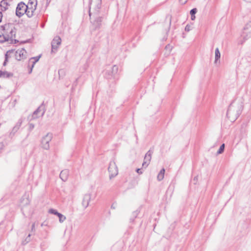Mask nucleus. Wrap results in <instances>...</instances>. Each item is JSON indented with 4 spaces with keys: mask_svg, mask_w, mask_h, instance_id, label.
<instances>
[{
    "mask_svg": "<svg viewBox=\"0 0 251 251\" xmlns=\"http://www.w3.org/2000/svg\"><path fill=\"white\" fill-rule=\"evenodd\" d=\"M69 171L68 170H62L60 174V178L63 181H66L68 178Z\"/></svg>",
    "mask_w": 251,
    "mask_h": 251,
    "instance_id": "obj_13",
    "label": "nucleus"
},
{
    "mask_svg": "<svg viewBox=\"0 0 251 251\" xmlns=\"http://www.w3.org/2000/svg\"><path fill=\"white\" fill-rule=\"evenodd\" d=\"M37 4V0H28L27 4H25L27 11L26 14L28 17L31 18L33 16L34 13L36 9Z\"/></svg>",
    "mask_w": 251,
    "mask_h": 251,
    "instance_id": "obj_4",
    "label": "nucleus"
},
{
    "mask_svg": "<svg viewBox=\"0 0 251 251\" xmlns=\"http://www.w3.org/2000/svg\"><path fill=\"white\" fill-rule=\"evenodd\" d=\"M49 212L51 214H53L54 215H58V214L59 213V212H58L55 209H50L49 210Z\"/></svg>",
    "mask_w": 251,
    "mask_h": 251,
    "instance_id": "obj_24",
    "label": "nucleus"
},
{
    "mask_svg": "<svg viewBox=\"0 0 251 251\" xmlns=\"http://www.w3.org/2000/svg\"><path fill=\"white\" fill-rule=\"evenodd\" d=\"M26 51L24 49L18 50L15 52V57L17 60L20 61L26 58Z\"/></svg>",
    "mask_w": 251,
    "mask_h": 251,
    "instance_id": "obj_11",
    "label": "nucleus"
},
{
    "mask_svg": "<svg viewBox=\"0 0 251 251\" xmlns=\"http://www.w3.org/2000/svg\"><path fill=\"white\" fill-rule=\"evenodd\" d=\"M9 4L7 3V0H2L0 3V6L2 11H5L8 9Z\"/></svg>",
    "mask_w": 251,
    "mask_h": 251,
    "instance_id": "obj_16",
    "label": "nucleus"
},
{
    "mask_svg": "<svg viewBox=\"0 0 251 251\" xmlns=\"http://www.w3.org/2000/svg\"><path fill=\"white\" fill-rule=\"evenodd\" d=\"M8 53V51H7L6 52V53L5 54V60L3 63V66H6V65L7 60H8V55H7Z\"/></svg>",
    "mask_w": 251,
    "mask_h": 251,
    "instance_id": "obj_25",
    "label": "nucleus"
},
{
    "mask_svg": "<svg viewBox=\"0 0 251 251\" xmlns=\"http://www.w3.org/2000/svg\"><path fill=\"white\" fill-rule=\"evenodd\" d=\"M197 12V9L196 8H193L190 11V14L191 15V16L193 17V15H195V14Z\"/></svg>",
    "mask_w": 251,
    "mask_h": 251,
    "instance_id": "obj_26",
    "label": "nucleus"
},
{
    "mask_svg": "<svg viewBox=\"0 0 251 251\" xmlns=\"http://www.w3.org/2000/svg\"><path fill=\"white\" fill-rule=\"evenodd\" d=\"M165 172V170L164 168L160 170L157 176V178L158 181H160L164 178Z\"/></svg>",
    "mask_w": 251,
    "mask_h": 251,
    "instance_id": "obj_18",
    "label": "nucleus"
},
{
    "mask_svg": "<svg viewBox=\"0 0 251 251\" xmlns=\"http://www.w3.org/2000/svg\"><path fill=\"white\" fill-rule=\"evenodd\" d=\"M138 213H139V211H138L137 210L134 211L133 212L132 214H133V216L134 218L137 217V215H138Z\"/></svg>",
    "mask_w": 251,
    "mask_h": 251,
    "instance_id": "obj_30",
    "label": "nucleus"
},
{
    "mask_svg": "<svg viewBox=\"0 0 251 251\" xmlns=\"http://www.w3.org/2000/svg\"><path fill=\"white\" fill-rule=\"evenodd\" d=\"M3 33L2 34V35H0V42L3 43L5 41H8V40H4V39H5L3 37Z\"/></svg>",
    "mask_w": 251,
    "mask_h": 251,
    "instance_id": "obj_28",
    "label": "nucleus"
},
{
    "mask_svg": "<svg viewBox=\"0 0 251 251\" xmlns=\"http://www.w3.org/2000/svg\"><path fill=\"white\" fill-rule=\"evenodd\" d=\"M34 127V125L33 124H29L28 129L30 131H31Z\"/></svg>",
    "mask_w": 251,
    "mask_h": 251,
    "instance_id": "obj_27",
    "label": "nucleus"
},
{
    "mask_svg": "<svg viewBox=\"0 0 251 251\" xmlns=\"http://www.w3.org/2000/svg\"><path fill=\"white\" fill-rule=\"evenodd\" d=\"M221 57V53L218 48L215 49V61L214 63L217 64L218 62L220 63V59Z\"/></svg>",
    "mask_w": 251,
    "mask_h": 251,
    "instance_id": "obj_15",
    "label": "nucleus"
},
{
    "mask_svg": "<svg viewBox=\"0 0 251 251\" xmlns=\"http://www.w3.org/2000/svg\"><path fill=\"white\" fill-rule=\"evenodd\" d=\"M153 151L150 150L145 154L144 161L142 164V166L144 168H146L149 165L150 161L151 159V155Z\"/></svg>",
    "mask_w": 251,
    "mask_h": 251,
    "instance_id": "obj_10",
    "label": "nucleus"
},
{
    "mask_svg": "<svg viewBox=\"0 0 251 251\" xmlns=\"http://www.w3.org/2000/svg\"><path fill=\"white\" fill-rule=\"evenodd\" d=\"M57 216L58 217L59 222L61 223H63L66 219V217L64 215H62L60 213L58 214Z\"/></svg>",
    "mask_w": 251,
    "mask_h": 251,
    "instance_id": "obj_21",
    "label": "nucleus"
},
{
    "mask_svg": "<svg viewBox=\"0 0 251 251\" xmlns=\"http://www.w3.org/2000/svg\"><path fill=\"white\" fill-rule=\"evenodd\" d=\"M225 149V144H223L220 147L219 150L217 151V154H221L222 153Z\"/></svg>",
    "mask_w": 251,
    "mask_h": 251,
    "instance_id": "obj_22",
    "label": "nucleus"
},
{
    "mask_svg": "<svg viewBox=\"0 0 251 251\" xmlns=\"http://www.w3.org/2000/svg\"><path fill=\"white\" fill-rule=\"evenodd\" d=\"M22 123V120L21 119H20L16 126L13 128L12 132H13L14 134L15 132H16L19 129L20 127L21 126V124Z\"/></svg>",
    "mask_w": 251,
    "mask_h": 251,
    "instance_id": "obj_19",
    "label": "nucleus"
},
{
    "mask_svg": "<svg viewBox=\"0 0 251 251\" xmlns=\"http://www.w3.org/2000/svg\"><path fill=\"white\" fill-rule=\"evenodd\" d=\"M26 11L25 4L24 2H21L18 3L16 10V14L18 17L20 18L26 14Z\"/></svg>",
    "mask_w": 251,
    "mask_h": 251,
    "instance_id": "obj_7",
    "label": "nucleus"
},
{
    "mask_svg": "<svg viewBox=\"0 0 251 251\" xmlns=\"http://www.w3.org/2000/svg\"><path fill=\"white\" fill-rule=\"evenodd\" d=\"M3 36L5 39L4 40L12 41L13 38L15 37L16 28L11 24L5 25L3 26Z\"/></svg>",
    "mask_w": 251,
    "mask_h": 251,
    "instance_id": "obj_3",
    "label": "nucleus"
},
{
    "mask_svg": "<svg viewBox=\"0 0 251 251\" xmlns=\"http://www.w3.org/2000/svg\"><path fill=\"white\" fill-rule=\"evenodd\" d=\"M191 29V26L187 25L185 28V30L186 31H189Z\"/></svg>",
    "mask_w": 251,
    "mask_h": 251,
    "instance_id": "obj_29",
    "label": "nucleus"
},
{
    "mask_svg": "<svg viewBox=\"0 0 251 251\" xmlns=\"http://www.w3.org/2000/svg\"><path fill=\"white\" fill-rule=\"evenodd\" d=\"M61 43V39L59 36H55L51 42V52H54L58 49V47L60 45Z\"/></svg>",
    "mask_w": 251,
    "mask_h": 251,
    "instance_id": "obj_9",
    "label": "nucleus"
},
{
    "mask_svg": "<svg viewBox=\"0 0 251 251\" xmlns=\"http://www.w3.org/2000/svg\"><path fill=\"white\" fill-rule=\"evenodd\" d=\"M118 71V67L116 65H114L113 67V68H112V71L113 72H115L116 73Z\"/></svg>",
    "mask_w": 251,
    "mask_h": 251,
    "instance_id": "obj_31",
    "label": "nucleus"
},
{
    "mask_svg": "<svg viewBox=\"0 0 251 251\" xmlns=\"http://www.w3.org/2000/svg\"><path fill=\"white\" fill-rule=\"evenodd\" d=\"M195 15H193V17L191 16V19H192V20H194L195 19Z\"/></svg>",
    "mask_w": 251,
    "mask_h": 251,
    "instance_id": "obj_36",
    "label": "nucleus"
},
{
    "mask_svg": "<svg viewBox=\"0 0 251 251\" xmlns=\"http://www.w3.org/2000/svg\"><path fill=\"white\" fill-rule=\"evenodd\" d=\"M243 106L239 101H233L229 105L226 115L231 122H234L241 113Z\"/></svg>",
    "mask_w": 251,
    "mask_h": 251,
    "instance_id": "obj_2",
    "label": "nucleus"
},
{
    "mask_svg": "<svg viewBox=\"0 0 251 251\" xmlns=\"http://www.w3.org/2000/svg\"><path fill=\"white\" fill-rule=\"evenodd\" d=\"M31 72H32V68L31 69V70H30V71L29 73H30Z\"/></svg>",
    "mask_w": 251,
    "mask_h": 251,
    "instance_id": "obj_37",
    "label": "nucleus"
},
{
    "mask_svg": "<svg viewBox=\"0 0 251 251\" xmlns=\"http://www.w3.org/2000/svg\"><path fill=\"white\" fill-rule=\"evenodd\" d=\"M108 171L110 174V179L116 176L118 174V170L116 163L114 161H111L108 167Z\"/></svg>",
    "mask_w": 251,
    "mask_h": 251,
    "instance_id": "obj_6",
    "label": "nucleus"
},
{
    "mask_svg": "<svg viewBox=\"0 0 251 251\" xmlns=\"http://www.w3.org/2000/svg\"><path fill=\"white\" fill-rule=\"evenodd\" d=\"M180 2L183 4L186 3L187 0H179Z\"/></svg>",
    "mask_w": 251,
    "mask_h": 251,
    "instance_id": "obj_33",
    "label": "nucleus"
},
{
    "mask_svg": "<svg viewBox=\"0 0 251 251\" xmlns=\"http://www.w3.org/2000/svg\"><path fill=\"white\" fill-rule=\"evenodd\" d=\"M101 3V0H90V10H89V16L91 18V16L93 15V13L91 12L90 9H94L95 10L94 13V17L95 20L93 22V24L95 26L96 28H99L101 25V23L102 22V18L100 17L95 16H97L99 10L100 8Z\"/></svg>",
    "mask_w": 251,
    "mask_h": 251,
    "instance_id": "obj_1",
    "label": "nucleus"
},
{
    "mask_svg": "<svg viewBox=\"0 0 251 251\" xmlns=\"http://www.w3.org/2000/svg\"><path fill=\"white\" fill-rule=\"evenodd\" d=\"M52 135L50 133L47 134L44 136L41 140V147L45 150H49L50 149V142L51 140Z\"/></svg>",
    "mask_w": 251,
    "mask_h": 251,
    "instance_id": "obj_5",
    "label": "nucleus"
},
{
    "mask_svg": "<svg viewBox=\"0 0 251 251\" xmlns=\"http://www.w3.org/2000/svg\"><path fill=\"white\" fill-rule=\"evenodd\" d=\"M130 220H131L132 222H133V220H134V219H130Z\"/></svg>",
    "mask_w": 251,
    "mask_h": 251,
    "instance_id": "obj_38",
    "label": "nucleus"
},
{
    "mask_svg": "<svg viewBox=\"0 0 251 251\" xmlns=\"http://www.w3.org/2000/svg\"><path fill=\"white\" fill-rule=\"evenodd\" d=\"M242 36L245 40L251 37V22L247 24L245 26Z\"/></svg>",
    "mask_w": 251,
    "mask_h": 251,
    "instance_id": "obj_8",
    "label": "nucleus"
},
{
    "mask_svg": "<svg viewBox=\"0 0 251 251\" xmlns=\"http://www.w3.org/2000/svg\"><path fill=\"white\" fill-rule=\"evenodd\" d=\"M13 75L12 73L6 71H0V77L4 78H8Z\"/></svg>",
    "mask_w": 251,
    "mask_h": 251,
    "instance_id": "obj_17",
    "label": "nucleus"
},
{
    "mask_svg": "<svg viewBox=\"0 0 251 251\" xmlns=\"http://www.w3.org/2000/svg\"><path fill=\"white\" fill-rule=\"evenodd\" d=\"M31 231H35V223H33V224L32 225V226H31Z\"/></svg>",
    "mask_w": 251,
    "mask_h": 251,
    "instance_id": "obj_32",
    "label": "nucleus"
},
{
    "mask_svg": "<svg viewBox=\"0 0 251 251\" xmlns=\"http://www.w3.org/2000/svg\"><path fill=\"white\" fill-rule=\"evenodd\" d=\"M30 236L31 235L29 234L27 236V237L25 238L24 241L23 242V244L25 245L28 243L30 241Z\"/></svg>",
    "mask_w": 251,
    "mask_h": 251,
    "instance_id": "obj_23",
    "label": "nucleus"
},
{
    "mask_svg": "<svg viewBox=\"0 0 251 251\" xmlns=\"http://www.w3.org/2000/svg\"><path fill=\"white\" fill-rule=\"evenodd\" d=\"M40 57H41V55H39L38 56H36V57H32V58H31L30 59V61L34 60L33 61V64H32V68L33 67L34 65L39 60V59L40 58Z\"/></svg>",
    "mask_w": 251,
    "mask_h": 251,
    "instance_id": "obj_20",
    "label": "nucleus"
},
{
    "mask_svg": "<svg viewBox=\"0 0 251 251\" xmlns=\"http://www.w3.org/2000/svg\"><path fill=\"white\" fill-rule=\"evenodd\" d=\"M2 19V13L0 12V22H1Z\"/></svg>",
    "mask_w": 251,
    "mask_h": 251,
    "instance_id": "obj_35",
    "label": "nucleus"
},
{
    "mask_svg": "<svg viewBox=\"0 0 251 251\" xmlns=\"http://www.w3.org/2000/svg\"><path fill=\"white\" fill-rule=\"evenodd\" d=\"M136 172L139 174H142L143 173L140 169H137L136 170Z\"/></svg>",
    "mask_w": 251,
    "mask_h": 251,
    "instance_id": "obj_34",
    "label": "nucleus"
},
{
    "mask_svg": "<svg viewBox=\"0 0 251 251\" xmlns=\"http://www.w3.org/2000/svg\"><path fill=\"white\" fill-rule=\"evenodd\" d=\"M91 198V196L90 194L87 193L84 195L82 205L84 208H86L88 206Z\"/></svg>",
    "mask_w": 251,
    "mask_h": 251,
    "instance_id": "obj_12",
    "label": "nucleus"
},
{
    "mask_svg": "<svg viewBox=\"0 0 251 251\" xmlns=\"http://www.w3.org/2000/svg\"><path fill=\"white\" fill-rule=\"evenodd\" d=\"M41 112L40 116H43L44 114V111H42L41 110V107H39L33 113L31 119H34L39 117V116H38V114H39Z\"/></svg>",
    "mask_w": 251,
    "mask_h": 251,
    "instance_id": "obj_14",
    "label": "nucleus"
}]
</instances>
